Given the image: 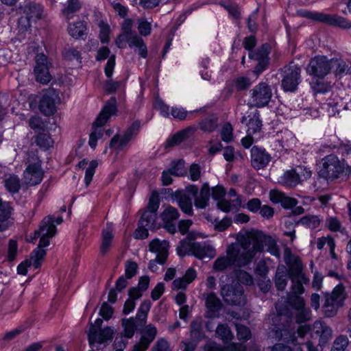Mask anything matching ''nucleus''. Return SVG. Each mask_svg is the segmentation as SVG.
<instances>
[{
	"instance_id": "48",
	"label": "nucleus",
	"mask_w": 351,
	"mask_h": 351,
	"mask_svg": "<svg viewBox=\"0 0 351 351\" xmlns=\"http://www.w3.org/2000/svg\"><path fill=\"white\" fill-rule=\"evenodd\" d=\"M217 127V118L215 116L206 118L199 123V128L206 132L214 131Z\"/></svg>"
},
{
	"instance_id": "21",
	"label": "nucleus",
	"mask_w": 351,
	"mask_h": 351,
	"mask_svg": "<svg viewBox=\"0 0 351 351\" xmlns=\"http://www.w3.org/2000/svg\"><path fill=\"white\" fill-rule=\"evenodd\" d=\"M271 158L270 154L263 148L254 146L251 149V164L256 169L265 168L270 162Z\"/></svg>"
},
{
	"instance_id": "11",
	"label": "nucleus",
	"mask_w": 351,
	"mask_h": 351,
	"mask_svg": "<svg viewBox=\"0 0 351 351\" xmlns=\"http://www.w3.org/2000/svg\"><path fill=\"white\" fill-rule=\"evenodd\" d=\"M330 58L326 56H316L311 58L306 66V73L313 78L324 79L331 73Z\"/></svg>"
},
{
	"instance_id": "10",
	"label": "nucleus",
	"mask_w": 351,
	"mask_h": 351,
	"mask_svg": "<svg viewBox=\"0 0 351 351\" xmlns=\"http://www.w3.org/2000/svg\"><path fill=\"white\" fill-rule=\"evenodd\" d=\"M281 86L285 92H294L301 82V68L293 63L285 66L282 70Z\"/></svg>"
},
{
	"instance_id": "47",
	"label": "nucleus",
	"mask_w": 351,
	"mask_h": 351,
	"mask_svg": "<svg viewBox=\"0 0 351 351\" xmlns=\"http://www.w3.org/2000/svg\"><path fill=\"white\" fill-rule=\"evenodd\" d=\"M179 216L178 210L171 206H167L161 214V218L164 222H173L177 220Z\"/></svg>"
},
{
	"instance_id": "1",
	"label": "nucleus",
	"mask_w": 351,
	"mask_h": 351,
	"mask_svg": "<svg viewBox=\"0 0 351 351\" xmlns=\"http://www.w3.org/2000/svg\"><path fill=\"white\" fill-rule=\"evenodd\" d=\"M265 248L271 255L280 257L276 241L271 236L257 230L241 232L237 237V242L228 245L227 256L218 258L213 268L222 271L232 265L239 267L247 265L257 254L263 252Z\"/></svg>"
},
{
	"instance_id": "62",
	"label": "nucleus",
	"mask_w": 351,
	"mask_h": 351,
	"mask_svg": "<svg viewBox=\"0 0 351 351\" xmlns=\"http://www.w3.org/2000/svg\"><path fill=\"white\" fill-rule=\"evenodd\" d=\"M63 56L66 60L69 61H73L75 60L80 61L81 59L80 52L74 48H69L65 49L63 52Z\"/></svg>"
},
{
	"instance_id": "58",
	"label": "nucleus",
	"mask_w": 351,
	"mask_h": 351,
	"mask_svg": "<svg viewBox=\"0 0 351 351\" xmlns=\"http://www.w3.org/2000/svg\"><path fill=\"white\" fill-rule=\"evenodd\" d=\"M311 318V311L309 308L304 306L302 308L298 310L296 314V322L298 323H304Z\"/></svg>"
},
{
	"instance_id": "61",
	"label": "nucleus",
	"mask_w": 351,
	"mask_h": 351,
	"mask_svg": "<svg viewBox=\"0 0 351 351\" xmlns=\"http://www.w3.org/2000/svg\"><path fill=\"white\" fill-rule=\"evenodd\" d=\"M232 130L233 128L230 123H226L221 130V139L226 142L229 143L232 140Z\"/></svg>"
},
{
	"instance_id": "53",
	"label": "nucleus",
	"mask_w": 351,
	"mask_h": 351,
	"mask_svg": "<svg viewBox=\"0 0 351 351\" xmlns=\"http://www.w3.org/2000/svg\"><path fill=\"white\" fill-rule=\"evenodd\" d=\"M102 323L103 320L100 318H98L95 320L94 324H90L88 333V341L90 345L93 344L95 341H96L97 329L100 328Z\"/></svg>"
},
{
	"instance_id": "30",
	"label": "nucleus",
	"mask_w": 351,
	"mask_h": 351,
	"mask_svg": "<svg viewBox=\"0 0 351 351\" xmlns=\"http://www.w3.org/2000/svg\"><path fill=\"white\" fill-rule=\"evenodd\" d=\"M190 336L192 341L197 343L205 337L202 327V320L201 318H197L191 322Z\"/></svg>"
},
{
	"instance_id": "50",
	"label": "nucleus",
	"mask_w": 351,
	"mask_h": 351,
	"mask_svg": "<svg viewBox=\"0 0 351 351\" xmlns=\"http://www.w3.org/2000/svg\"><path fill=\"white\" fill-rule=\"evenodd\" d=\"M114 330L111 327H106L99 332H97V339L95 342L103 343L107 341L111 340L114 335Z\"/></svg>"
},
{
	"instance_id": "40",
	"label": "nucleus",
	"mask_w": 351,
	"mask_h": 351,
	"mask_svg": "<svg viewBox=\"0 0 351 351\" xmlns=\"http://www.w3.org/2000/svg\"><path fill=\"white\" fill-rule=\"evenodd\" d=\"M36 144L40 148L47 149L52 147L53 141L48 133H40L36 136Z\"/></svg>"
},
{
	"instance_id": "35",
	"label": "nucleus",
	"mask_w": 351,
	"mask_h": 351,
	"mask_svg": "<svg viewBox=\"0 0 351 351\" xmlns=\"http://www.w3.org/2000/svg\"><path fill=\"white\" fill-rule=\"evenodd\" d=\"M193 131L191 128H187L176 133L167 142V145L173 147L180 144L181 142L189 137L190 134Z\"/></svg>"
},
{
	"instance_id": "15",
	"label": "nucleus",
	"mask_w": 351,
	"mask_h": 351,
	"mask_svg": "<svg viewBox=\"0 0 351 351\" xmlns=\"http://www.w3.org/2000/svg\"><path fill=\"white\" fill-rule=\"evenodd\" d=\"M160 202L156 195H152L145 210L143 213L139 220L140 224L147 228L154 229L156 228L157 210L159 208Z\"/></svg>"
},
{
	"instance_id": "49",
	"label": "nucleus",
	"mask_w": 351,
	"mask_h": 351,
	"mask_svg": "<svg viewBox=\"0 0 351 351\" xmlns=\"http://www.w3.org/2000/svg\"><path fill=\"white\" fill-rule=\"evenodd\" d=\"M298 223L311 229H315L319 226L320 220L315 215H306L299 220Z\"/></svg>"
},
{
	"instance_id": "22",
	"label": "nucleus",
	"mask_w": 351,
	"mask_h": 351,
	"mask_svg": "<svg viewBox=\"0 0 351 351\" xmlns=\"http://www.w3.org/2000/svg\"><path fill=\"white\" fill-rule=\"evenodd\" d=\"M149 250L156 254V261L160 265H163L168 257L169 242L166 240L158 239H153L149 245Z\"/></svg>"
},
{
	"instance_id": "7",
	"label": "nucleus",
	"mask_w": 351,
	"mask_h": 351,
	"mask_svg": "<svg viewBox=\"0 0 351 351\" xmlns=\"http://www.w3.org/2000/svg\"><path fill=\"white\" fill-rule=\"evenodd\" d=\"M344 169L343 162L337 156L330 154L322 158L318 173L319 177L327 181H333L340 177Z\"/></svg>"
},
{
	"instance_id": "54",
	"label": "nucleus",
	"mask_w": 351,
	"mask_h": 351,
	"mask_svg": "<svg viewBox=\"0 0 351 351\" xmlns=\"http://www.w3.org/2000/svg\"><path fill=\"white\" fill-rule=\"evenodd\" d=\"M137 29L139 34L143 36H147L151 34L152 24L145 19H138Z\"/></svg>"
},
{
	"instance_id": "45",
	"label": "nucleus",
	"mask_w": 351,
	"mask_h": 351,
	"mask_svg": "<svg viewBox=\"0 0 351 351\" xmlns=\"http://www.w3.org/2000/svg\"><path fill=\"white\" fill-rule=\"evenodd\" d=\"M251 84V80L248 77L239 76L234 80L232 88L237 91H242L250 88Z\"/></svg>"
},
{
	"instance_id": "55",
	"label": "nucleus",
	"mask_w": 351,
	"mask_h": 351,
	"mask_svg": "<svg viewBox=\"0 0 351 351\" xmlns=\"http://www.w3.org/2000/svg\"><path fill=\"white\" fill-rule=\"evenodd\" d=\"M98 26L99 27V38L102 43H108L109 42V34H110V27L109 25L104 23L103 21H100L98 23Z\"/></svg>"
},
{
	"instance_id": "60",
	"label": "nucleus",
	"mask_w": 351,
	"mask_h": 351,
	"mask_svg": "<svg viewBox=\"0 0 351 351\" xmlns=\"http://www.w3.org/2000/svg\"><path fill=\"white\" fill-rule=\"evenodd\" d=\"M237 337L239 339L247 341L250 338L251 332L250 329L241 324L236 325Z\"/></svg>"
},
{
	"instance_id": "27",
	"label": "nucleus",
	"mask_w": 351,
	"mask_h": 351,
	"mask_svg": "<svg viewBox=\"0 0 351 351\" xmlns=\"http://www.w3.org/2000/svg\"><path fill=\"white\" fill-rule=\"evenodd\" d=\"M132 21L129 19L123 21L122 25V33L119 34L115 40V43L119 49L125 48V39L136 34L132 30Z\"/></svg>"
},
{
	"instance_id": "59",
	"label": "nucleus",
	"mask_w": 351,
	"mask_h": 351,
	"mask_svg": "<svg viewBox=\"0 0 351 351\" xmlns=\"http://www.w3.org/2000/svg\"><path fill=\"white\" fill-rule=\"evenodd\" d=\"M138 265L134 261H126L125 263V277L132 278L137 273Z\"/></svg>"
},
{
	"instance_id": "41",
	"label": "nucleus",
	"mask_w": 351,
	"mask_h": 351,
	"mask_svg": "<svg viewBox=\"0 0 351 351\" xmlns=\"http://www.w3.org/2000/svg\"><path fill=\"white\" fill-rule=\"evenodd\" d=\"M287 285V274L284 268L278 267L275 278V285L278 291H283Z\"/></svg>"
},
{
	"instance_id": "29",
	"label": "nucleus",
	"mask_w": 351,
	"mask_h": 351,
	"mask_svg": "<svg viewBox=\"0 0 351 351\" xmlns=\"http://www.w3.org/2000/svg\"><path fill=\"white\" fill-rule=\"evenodd\" d=\"M176 197L181 210L188 215H193L192 197L186 193H180Z\"/></svg>"
},
{
	"instance_id": "64",
	"label": "nucleus",
	"mask_w": 351,
	"mask_h": 351,
	"mask_svg": "<svg viewBox=\"0 0 351 351\" xmlns=\"http://www.w3.org/2000/svg\"><path fill=\"white\" fill-rule=\"evenodd\" d=\"M152 351H171L169 343L163 338L159 339L152 348Z\"/></svg>"
},
{
	"instance_id": "13",
	"label": "nucleus",
	"mask_w": 351,
	"mask_h": 351,
	"mask_svg": "<svg viewBox=\"0 0 351 351\" xmlns=\"http://www.w3.org/2000/svg\"><path fill=\"white\" fill-rule=\"evenodd\" d=\"M60 99L58 93L53 88H49L43 91L38 103V108L42 114L45 116L53 114L57 110V105Z\"/></svg>"
},
{
	"instance_id": "25",
	"label": "nucleus",
	"mask_w": 351,
	"mask_h": 351,
	"mask_svg": "<svg viewBox=\"0 0 351 351\" xmlns=\"http://www.w3.org/2000/svg\"><path fill=\"white\" fill-rule=\"evenodd\" d=\"M127 43L130 48L134 49V51L137 52L141 58H147V46L143 38L138 36L136 34L125 39V45Z\"/></svg>"
},
{
	"instance_id": "57",
	"label": "nucleus",
	"mask_w": 351,
	"mask_h": 351,
	"mask_svg": "<svg viewBox=\"0 0 351 351\" xmlns=\"http://www.w3.org/2000/svg\"><path fill=\"white\" fill-rule=\"evenodd\" d=\"M315 81H313L311 83V88L315 93V94L317 93H323L328 91V86L327 84L324 82L322 81V79L315 78Z\"/></svg>"
},
{
	"instance_id": "3",
	"label": "nucleus",
	"mask_w": 351,
	"mask_h": 351,
	"mask_svg": "<svg viewBox=\"0 0 351 351\" xmlns=\"http://www.w3.org/2000/svg\"><path fill=\"white\" fill-rule=\"evenodd\" d=\"M194 239V233L190 232L185 239L180 241L177 248L179 256L193 255L199 259H210L215 256V250L210 245L206 242H195Z\"/></svg>"
},
{
	"instance_id": "26",
	"label": "nucleus",
	"mask_w": 351,
	"mask_h": 351,
	"mask_svg": "<svg viewBox=\"0 0 351 351\" xmlns=\"http://www.w3.org/2000/svg\"><path fill=\"white\" fill-rule=\"evenodd\" d=\"M157 329L153 324L147 325L145 328L144 335L141 337L139 342L135 346H138L143 350H147L155 339Z\"/></svg>"
},
{
	"instance_id": "42",
	"label": "nucleus",
	"mask_w": 351,
	"mask_h": 351,
	"mask_svg": "<svg viewBox=\"0 0 351 351\" xmlns=\"http://www.w3.org/2000/svg\"><path fill=\"white\" fill-rule=\"evenodd\" d=\"M215 334L224 343L230 341L233 338V335L226 324H219L217 327Z\"/></svg>"
},
{
	"instance_id": "20",
	"label": "nucleus",
	"mask_w": 351,
	"mask_h": 351,
	"mask_svg": "<svg viewBox=\"0 0 351 351\" xmlns=\"http://www.w3.org/2000/svg\"><path fill=\"white\" fill-rule=\"evenodd\" d=\"M311 335L319 338V345L324 346L332 337V330L325 322L317 320L311 326Z\"/></svg>"
},
{
	"instance_id": "33",
	"label": "nucleus",
	"mask_w": 351,
	"mask_h": 351,
	"mask_svg": "<svg viewBox=\"0 0 351 351\" xmlns=\"http://www.w3.org/2000/svg\"><path fill=\"white\" fill-rule=\"evenodd\" d=\"M241 197H237L234 199L229 201L223 198L217 203L219 209L225 213H229L233 210H237L241 206Z\"/></svg>"
},
{
	"instance_id": "34",
	"label": "nucleus",
	"mask_w": 351,
	"mask_h": 351,
	"mask_svg": "<svg viewBox=\"0 0 351 351\" xmlns=\"http://www.w3.org/2000/svg\"><path fill=\"white\" fill-rule=\"evenodd\" d=\"M67 30L69 35L73 38H80L86 34V23L82 21L69 23Z\"/></svg>"
},
{
	"instance_id": "24",
	"label": "nucleus",
	"mask_w": 351,
	"mask_h": 351,
	"mask_svg": "<svg viewBox=\"0 0 351 351\" xmlns=\"http://www.w3.org/2000/svg\"><path fill=\"white\" fill-rule=\"evenodd\" d=\"M285 262L289 268V277H299L306 281V276L302 273L303 266L301 260L298 256L285 255Z\"/></svg>"
},
{
	"instance_id": "43",
	"label": "nucleus",
	"mask_w": 351,
	"mask_h": 351,
	"mask_svg": "<svg viewBox=\"0 0 351 351\" xmlns=\"http://www.w3.org/2000/svg\"><path fill=\"white\" fill-rule=\"evenodd\" d=\"M261 127L262 121L259 118L258 113L256 112L248 122L247 133L250 135H253L260 132Z\"/></svg>"
},
{
	"instance_id": "31",
	"label": "nucleus",
	"mask_w": 351,
	"mask_h": 351,
	"mask_svg": "<svg viewBox=\"0 0 351 351\" xmlns=\"http://www.w3.org/2000/svg\"><path fill=\"white\" fill-rule=\"evenodd\" d=\"M206 306L208 310L209 316L213 317L221 309V302L213 293H210L206 297Z\"/></svg>"
},
{
	"instance_id": "63",
	"label": "nucleus",
	"mask_w": 351,
	"mask_h": 351,
	"mask_svg": "<svg viewBox=\"0 0 351 351\" xmlns=\"http://www.w3.org/2000/svg\"><path fill=\"white\" fill-rule=\"evenodd\" d=\"M114 310L107 302H104L100 308L99 315L106 320L111 318Z\"/></svg>"
},
{
	"instance_id": "39",
	"label": "nucleus",
	"mask_w": 351,
	"mask_h": 351,
	"mask_svg": "<svg viewBox=\"0 0 351 351\" xmlns=\"http://www.w3.org/2000/svg\"><path fill=\"white\" fill-rule=\"evenodd\" d=\"M5 186L9 192L16 193L21 189L20 179L15 175H11L5 180Z\"/></svg>"
},
{
	"instance_id": "56",
	"label": "nucleus",
	"mask_w": 351,
	"mask_h": 351,
	"mask_svg": "<svg viewBox=\"0 0 351 351\" xmlns=\"http://www.w3.org/2000/svg\"><path fill=\"white\" fill-rule=\"evenodd\" d=\"M97 165L98 163L96 160H92L86 168L84 176V182L86 186H88L91 182Z\"/></svg>"
},
{
	"instance_id": "12",
	"label": "nucleus",
	"mask_w": 351,
	"mask_h": 351,
	"mask_svg": "<svg viewBox=\"0 0 351 351\" xmlns=\"http://www.w3.org/2000/svg\"><path fill=\"white\" fill-rule=\"evenodd\" d=\"M141 123L136 121L127 128L123 134H115L110 141L109 147L117 152H120L138 134Z\"/></svg>"
},
{
	"instance_id": "16",
	"label": "nucleus",
	"mask_w": 351,
	"mask_h": 351,
	"mask_svg": "<svg viewBox=\"0 0 351 351\" xmlns=\"http://www.w3.org/2000/svg\"><path fill=\"white\" fill-rule=\"evenodd\" d=\"M311 171L299 166L295 169L286 171L281 178V182L287 186H295L303 180L310 178Z\"/></svg>"
},
{
	"instance_id": "2",
	"label": "nucleus",
	"mask_w": 351,
	"mask_h": 351,
	"mask_svg": "<svg viewBox=\"0 0 351 351\" xmlns=\"http://www.w3.org/2000/svg\"><path fill=\"white\" fill-rule=\"evenodd\" d=\"M53 221L52 217H45L42 220L38 230L34 232L33 239L40 237L38 247L32 252L29 260L35 268L40 266L46 254V251L43 248L49 245V239L56 233V227L53 225Z\"/></svg>"
},
{
	"instance_id": "8",
	"label": "nucleus",
	"mask_w": 351,
	"mask_h": 351,
	"mask_svg": "<svg viewBox=\"0 0 351 351\" xmlns=\"http://www.w3.org/2000/svg\"><path fill=\"white\" fill-rule=\"evenodd\" d=\"M346 298L345 287L342 284L337 285L330 294L326 296L325 302L323 305V311L326 317H332L335 316L337 310L342 306Z\"/></svg>"
},
{
	"instance_id": "28",
	"label": "nucleus",
	"mask_w": 351,
	"mask_h": 351,
	"mask_svg": "<svg viewBox=\"0 0 351 351\" xmlns=\"http://www.w3.org/2000/svg\"><path fill=\"white\" fill-rule=\"evenodd\" d=\"M210 191L207 183L202 185L199 195L195 197V206L198 208H205L208 205Z\"/></svg>"
},
{
	"instance_id": "44",
	"label": "nucleus",
	"mask_w": 351,
	"mask_h": 351,
	"mask_svg": "<svg viewBox=\"0 0 351 351\" xmlns=\"http://www.w3.org/2000/svg\"><path fill=\"white\" fill-rule=\"evenodd\" d=\"M294 334V330L287 328H276L275 330L276 337L286 342L293 341L295 340Z\"/></svg>"
},
{
	"instance_id": "51",
	"label": "nucleus",
	"mask_w": 351,
	"mask_h": 351,
	"mask_svg": "<svg viewBox=\"0 0 351 351\" xmlns=\"http://www.w3.org/2000/svg\"><path fill=\"white\" fill-rule=\"evenodd\" d=\"M287 302L293 308L297 311L305 306L304 298L298 295L287 294Z\"/></svg>"
},
{
	"instance_id": "4",
	"label": "nucleus",
	"mask_w": 351,
	"mask_h": 351,
	"mask_svg": "<svg viewBox=\"0 0 351 351\" xmlns=\"http://www.w3.org/2000/svg\"><path fill=\"white\" fill-rule=\"evenodd\" d=\"M25 162L27 167L23 171L24 182L28 186L40 184L43 179L44 171L41 167L42 161L38 156V151L27 152Z\"/></svg>"
},
{
	"instance_id": "9",
	"label": "nucleus",
	"mask_w": 351,
	"mask_h": 351,
	"mask_svg": "<svg viewBox=\"0 0 351 351\" xmlns=\"http://www.w3.org/2000/svg\"><path fill=\"white\" fill-rule=\"evenodd\" d=\"M273 93L268 83L261 82L250 90L249 104L257 108L267 106L271 99Z\"/></svg>"
},
{
	"instance_id": "52",
	"label": "nucleus",
	"mask_w": 351,
	"mask_h": 351,
	"mask_svg": "<svg viewBox=\"0 0 351 351\" xmlns=\"http://www.w3.org/2000/svg\"><path fill=\"white\" fill-rule=\"evenodd\" d=\"M348 343V339L346 335H339L335 339L331 351H344Z\"/></svg>"
},
{
	"instance_id": "32",
	"label": "nucleus",
	"mask_w": 351,
	"mask_h": 351,
	"mask_svg": "<svg viewBox=\"0 0 351 351\" xmlns=\"http://www.w3.org/2000/svg\"><path fill=\"white\" fill-rule=\"evenodd\" d=\"M82 3L80 0H67L62 10V14L67 20L72 19L80 10Z\"/></svg>"
},
{
	"instance_id": "23",
	"label": "nucleus",
	"mask_w": 351,
	"mask_h": 351,
	"mask_svg": "<svg viewBox=\"0 0 351 351\" xmlns=\"http://www.w3.org/2000/svg\"><path fill=\"white\" fill-rule=\"evenodd\" d=\"M330 64L331 72L336 77L341 78L346 74H348L350 65L341 56L330 58Z\"/></svg>"
},
{
	"instance_id": "6",
	"label": "nucleus",
	"mask_w": 351,
	"mask_h": 351,
	"mask_svg": "<svg viewBox=\"0 0 351 351\" xmlns=\"http://www.w3.org/2000/svg\"><path fill=\"white\" fill-rule=\"evenodd\" d=\"M150 308L151 302L149 300H145L141 302L135 318L123 319L121 326L123 331L121 335L127 339L132 338L138 327H143L145 325Z\"/></svg>"
},
{
	"instance_id": "14",
	"label": "nucleus",
	"mask_w": 351,
	"mask_h": 351,
	"mask_svg": "<svg viewBox=\"0 0 351 351\" xmlns=\"http://www.w3.org/2000/svg\"><path fill=\"white\" fill-rule=\"evenodd\" d=\"M50 66L51 63L47 56L43 53L36 55L34 67V74L36 82L42 84H47L51 82L52 75L49 71Z\"/></svg>"
},
{
	"instance_id": "18",
	"label": "nucleus",
	"mask_w": 351,
	"mask_h": 351,
	"mask_svg": "<svg viewBox=\"0 0 351 351\" xmlns=\"http://www.w3.org/2000/svg\"><path fill=\"white\" fill-rule=\"evenodd\" d=\"M224 301L232 305H241L245 302L243 288L240 285H224L221 290Z\"/></svg>"
},
{
	"instance_id": "17",
	"label": "nucleus",
	"mask_w": 351,
	"mask_h": 351,
	"mask_svg": "<svg viewBox=\"0 0 351 351\" xmlns=\"http://www.w3.org/2000/svg\"><path fill=\"white\" fill-rule=\"evenodd\" d=\"M308 18L313 20L326 23L327 25L337 26L343 29H349L351 27V23L345 18L337 14H327L319 12H309L306 15Z\"/></svg>"
},
{
	"instance_id": "36",
	"label": "nucleus",
	"mask_w": 351,
	"mask_h": 351,
	"mask_svg": "<svg viewBox=\"0 0 351 351\" xmlns=\"http://www.w3.org/2000/svg\"><path fill=\"white\" fill-rule=\"evenodd\" d=\"M291 280V292L288 294L300 295L304 291L303 285L308 282V279L306 278V281L304 282L303 279L299 277H289Z\"/></svg>"
},
{
	"instance_id": "38",
	"label": "nucleus",
	"mask_w": 351,
	"mask_h": 351,
	"mask_svg": "<svg viewBox=\"0 0 351 351\" xmlns=\"http://www.w3.org/2000/svg\"><path fill=\"white\" fill-rule=\"evenodd\" d=\"M268 55H269V45L267 44H264L260 48H258L256 51H253L249 52L248 56H249V58H250L252 60H256V61L269 60Z\"/></svg>"
},
{
	"instance_id": "19",
	"label": "nucleus",
	"mask_w": 351,
	"mask_h": 351,
	"mask_svg": "<svg viewBox=\"0 0 351 351\" xmlns=\"http://www.w3.org/2000/svg\"><path fill=\"white\" fill-rule=\"evenodd\" d=\"M25 16H21L19 20V25L21 29L26 30L31 26V22L35 21L41 17L43 13L42 5L31 3L24 10Z\"/></svg>"
},
{
	"instance_id": "5",
	"label": "nucleus",
	"mask_w": 351,
	"mask_h": 351,
	"mask_svg": "<svg viewBox=\"0 0 351 351\" xmlns=\"http://www.w3.org/2000/svg\"><path fill=\"white\" fill-rule=\"evenodd\" d=\"M117 112L116 99L112 97L104 106L96 121L93 123V132L90 134L88 144L90 147L95 149L97 145V140L103 136V129L101 128L109 120L111 116Z\"/></svg>"
},
{
	"instance_id": "46",
	"label": "nucleus",
	"mask_w": 351,
	"mask_h": 351,
	"mask_svg": "<svg viewBox=\"0 0 351 351\" xmlns=\"http://www.w3.org/2000/svg\"><path fill=\"white\" fill-rule=\"evenodd\" d=\"M328 228L332 232H340L346 234V230L342 227L341 223L337 217H329L326 220Z\"/></svg>"
},
{
	"instance_id": "37",
	"label": "nucleus",
	"mask_w": 351,
	"mask_h": 351,
	"mask_svg": "<svg viewBox=\"0 0 351 351\" xmlns=\"http://www.w3.org/2000/svg\"><path fill=\"white\" fill-rule=\"evenodd\" d=\"M112 239V230L110 228L105 229L102 232V241L100 246L101 254H106L109 251Z\"/></svg>"
}]
</instances>
